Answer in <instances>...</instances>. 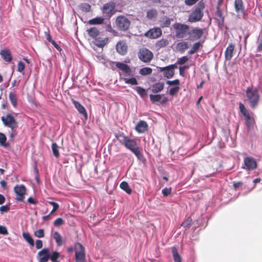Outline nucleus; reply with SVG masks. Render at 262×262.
I'll return each mask as SVG.
<instances>
[{
  "mask_svg": "<svg viewBox=\"0 0 262 262\" xmlns=\"http://www.w3.org/2000/svg\"><path fill=\"white\" fill-rule=\"evenodd\" d=\"M124 146L130 150L137 157L138 159L141 160L143 158L142 149L138 146L136 139L128 138Z\"/></svg>",
  "mask_w": 262,
  "mask_h": 262,
  "instance_id": "1",
  "label": "nucleus"
},
{
  "mask_svg": "<svg viewBox=\"0 0 262 262\" xmlns=\"http://www.w3.org/2000/svg\"><path fill=\"white\" fill-rule=\"evenodd\" d=\"M173 28L175 31V36L177 38L186 37L189 30L188 25L177 23L173 25Z\"/></svg>",
  "mask_w": 262,
  "mask_h": 262,
  "instance_id": "2",
  "label": "nucleus"
},
{
  "mask_svg": "<svg viewBox=\"0 0 262 262\" xmlns=\"http://www.w3.org/2000/svg\"><path fill=\"white\" fill-rule=\"evenodd\" d=\"M116 25L117 28L121 31L127 30L130 25V21L127 16L119 15L116 19Z\"/></svg>",
  "mask_w": 262,
  "mask_h": 262,
  "instance_id": "3",
  "label": "nucleus"
},
{
  "mask_svg": "<svg viewBox=\"0 0 262 262\" xmlns=\"http://www.w3.org/2000/svg\"><path fill=\"white\" fill-rule=\"evenodd\" d=\"M76 262H85V254L84 247L79 243L75 245Z\"/></svg>",
  "mask_w": 262,
  "mask_h": 262,
  "instance_id": "4",
  "label": "nucleus"
},
{
  "mask_svg": "<svg viewBox=\"0 0 262 262\" xmlns=\"http://www.w3.org/2000/svg\"><path fill=\"white\" fill-rule=\"evenodd\" d=\"M1 120L5 126L10 128L18 127V124L14 117L11 114H8L5 116H2Z\"/></svg>",
  "mask_w": 262,
  "mask_h": 262,
  "instance_id": "5",
  "label": "nucleus"
},
{
  "mask_svg": "<svg viewBox=\"0 0 262 262\" xmlns=\"http://www.w3.org/2000/svg\"><path fill=\"white\" fill-rule=\"evenodd\" d=\"M16 194V200L17 202H23L26 194V188L24 185H17L14 188Z\"/></svg>",
  "mask_w": 262,
  "mask_h": 262,
  "instance_id": "6",
  "label": "nucleus"
},
{
  "mask_svg": "<svg viewBox=\"0 0 262 262\" xmlns=\"http://www.w3.org/2000/svg\"><path fill=\"white\" fill-rule=\"evenodd\" d=\"M139 59L144 62H149L153 57L152 52L149 50L143 48L140 50L138 53Z\"/></svg>",
  "mask_w": 262,
  "mask_h": 262,
  "instance_id": "7",
  "label": "nucleus"
},
{
  "mask_svg": "<svg viewBox=\"0 0 262 262\" xmlns=\"http://www.w3.org/2000/svg\"><path fill=\"white\" fill-rule=\"evenodd\" d=\"M203 15V13L200 8H196L190 14L188 18V21L194 23L199 21L201 19Z\"/></svg>",
  "mask_w": 262,
  "mask_h": 262,
  "instance_id": "8",
  "label": "nucleus"
},
{
  "mask_svg": "<svg viewBox=\"0 0 262 262\" xmlns=\"http://www.w3.org/2000/svg\"><path fill=\"white\" fill-rule=\"evenodd\" d=\"M203 34L202 29L195 28L188 32L189 39L191 40H195L201 38Z\"/></svg>",
  "mask_w": 262,
  "mask_h": 262,
  "instance_id": "9",
  "label": "nucleus"
},
{
  "mask_svg": "<svg viewBox=\"0 0 262 262\" xmlns=\"http://www.w3.org/2000/svg\"><path fill=\"white\" fill-rule=\"evenodd\" d=\"M39 262H47L50 259L49 250L48 248H43L37 254Z\"/></svg>",
  "mask_w": 262,
  "mask_h": 262,
  "instance_id": "10",
  "label": "nucleus"
},
{
  "mask_svg": "<svg viewBox=\"0 0 262 262\" xmlns=\"http://www.w3.org/2000/svg\"><path fill=\"white\" fill-rule=\"evenodd\" d=\"M162 34V30L159 28L150 29L145 33V36L150 38H157Z\"/></svg>",
  "mask_w": 262,
  "mask_h": 262,
  "instance_id": "11",
  "label": "nucleus"
},
{
  "mask_svg": "<svg viewBox=\"0 0 262 262\" xmlns=\"http://www.w3.org/2000/svg\"><path fill=\"white\" fill-rule=\"evenodd\" d=\"M148 126L146 122L143 120H140L138 122L135 127V130L138 133H143L147 131Z\"/></svg>",
  "mask_w": 262,
  "mask_h": 262,
  "instance_id": "12",
  "label": "nucleus"
},
{
  "mask_svg": "<svg viewBox=\"0 0 262 262\" xmlns=\"http://www.w3.org/2000/svg\"><path fill=\"white\" fill-rule=\"evenodd\" d=\"M115 4L114 3H108L104 5L102 9L103 13L112 15L114 13Z\"/></svg>",
  "mask_w": 262,
  "mask_h": 262,
  "instance_id": "13",
  "label": "nucleus"
},
{
  "mask_svg": "<svg viewBox=\"0 0 262 262\" xmlns=\"http://www.w3.org/2000/svg\"><path fill=\"white\" fill-rule=\"evenodd\" d=\"M177 68V66L176 64H173L167 66V69L165 71H164L163 76L168 79L172 78L174 74V70Z\"/></svg>",
  "mask_w": 262,
  "mask_h": 262,
  "instance_id": "14",
  "label": "nucleus"
},
{
  "mask_svg": "<svg viewBox=\"0 0 262 262\" xmlns=\"http://www.w3.org/2000/svg\"><path fill=\"white\" fill-rule=\"evenodd\" d=\"M247 129L253 130L256 128V125L255 124V120L253 116H251L247 112Z\"/></svg>",
  "mask_w": 262,
  "mask_h": 262,
  "instance_id": "15",
  "label": "nucleus"
},
{
  "mask_svg": "<svg viewBox=\"0 0 262 262\" xmlns=\"http://www.w3.org/2000/svg\"><path fill=\"white\" fill-rule=\"evenodd\" d=\"M127 46L126 43L123 41H120L116 45L117 51L121 55H124L127 52Z\"/></svg>",
  "mask_w": 262,
  "mask_h": 262,
  "instance_id": "16",
  "label": "nucleus"
},
{
  "mask_svg": "<svg viewBox=\"0 0 262 262\" xmlns=\"http://www.w3.org/2000/svg\"><path fill=\"white\" fill-rule=\"evenodd\" d=\"M73 103L79 113L84 116L85 119H88V114L84 106L75 100H73Z\"/></svg>",
  "mask_w": 262,
  "mask_h": 262,
  "instance_id": "17",
  "label": "nucleus"
},
{
  "mask_svg": "<svg viewBox=\"0 0 262 262\" xmlns=\"http://www.w3.org/2000/svg\"><path fill=\"white\" fill-rule=\"evenodd\" d=\"M259 96L256 88H247V98H259Z\"/></svg>",
  "mask_w": 262,
  "mask_h": 262,
  "instance_id": "18",
  "label": "nucleus"
},
{
  "mask_svg": "<svg viewBox=\"0 0 262 262\" xmlns=\"http://www.w3.org/2000/svg\"><path fill=\"white\" fill-rule=\"evenodd\" d=\"M234 49V47L232 44H230L227 48L225 53L226 60H230L231 59L233 56Z\"/></svg>",
  "mask_w": 262,
  "mask_h": 262,
  "instance_id": "19",
  "label": "nucleus"
},
{
  "mask_svg": "<svg viewBox=\"0 0 262 262\" xmlns=\"http://www.w3.org/2000/svg\"><path fill=\"white\" fill-rule=\"evenodd\" d=\"M164 83L163 82H157L151 86V91L154 93H157L161 92L164 89Z\"/></svg>",
  "mask_w": 262,
  "mask_h": 262,
  "instance_id": "20",
  "label": "nucleus"
},
{
  "mask_svg": "<svg viewBox=\"0 0 262 262\" xmlns=\"http://www.w3.org/2000/svg\"><path fill=\"white\" fill-rule=\"evenodd\" d=\"M257 167V163L256 160L251 157H247V169H255Z\"/></svg>",
  "mask_w": 262,
  "mask_h": 262,
  "instance_id": "21",
  "label": "nucleus"
},
{
  "mask_svg": "<svg viewBox=\"0 0 262 262\" xmlns=\"http://www.w3.org/2000/svg\"><path fill=\"white\" fill-rule=\"evenodd\" d=\"M1 55L6 61L10 62L12 60L11 52L9 50H3L1 52Z\"/></svg>",
  "mask_w": 262,
  "mask_h": 262,
  "instance_id": "22",
  "label": "nucleus"
},
{
  "mask_svg": "<svg viewBox=\"0 0 262 262\" xmlns=\"http://www.w3.org/2000/svg\"><path fill=\"white\" fill-rule=\"evenodd\" d=\"M234 7L237 13L244 12V5L242 0H235Z\"/></svg>",
  "mask_w": 262,
  "mask_h": 262,
  "instance_id": "23",
  "label": "nucleus"
},
{
  "mask_svg": "<svg viewBox=\"0 0 262 262\" xmlns=\"http://www.w3.org/2000/svg\"><path fill=\"white\" fill-rule=\"evenodd\" d=\"M116 139L119 141L120 144L124 145L126 142L128 138V136H125L123 133H119L115 135Z\"/></svg>",
  "mask_w": 262,
  "mask_h": 262,
  "instance_id": "24",
  "label": "nucleus"
},
{
  "mask_svg": "<svg viewBox=\"0 0 262 262\" xmlns=\"http://www.w3.org/2000/svg\"><path fill=\"white\" fill-rule=\"evenodd\" d=\"M120 187L128 194H130L132 192V189L129 187L127 182L125 181H123L120 183Z\"/></svg>",
  "mask_w": 262,
  "mask_h": 262,
  "instance_id": "25",
  "label": "nucleus"
},
{
  "mask_svg": "<svg viewBox=\"0 0 262 262\" xmlns=\"http://www.w3.org/2000/svg\"><path fill=\"white\" fill-rule=\"evenodd\" d=\"M53 238L55 240L56 243L58 246H61L64 243L63 242L62 238L60 234L57 231L54 232Z\"/></svg>",
  "mask_w": 262,
  "mask_h": 262,
  "instance_id": "26",
  "label": "nucleus"
},
{
  "mask_svg": "<svg viewBox=\"0 0 262 262\" xmlns=\"http://www.w3.org/2000/svg\"><path fill=\"white\" fill-rule=\"evenodd\" d=\"M87 31L89 35L93 38L97 37L99 34V31L96 27H92L88 29Z\"/></svg>",
  "mask_w": 262,
  "mask_h": 262,
  "instance_id": "27",
  "label": "nucleus"
},
{
  "mask_svg": "<svg viewBox=\"0 0 262 262\" xmlns=\"http://www.w3.org/2000/svg\"><path fill=\"white\" fill-rule=\"evenodd\" d=\"M188 48V43L186 41H182L178 43L177 45V49L180 52H184Z\"/></svg>",
  "mask_w": 262,
  "mask_h": 262,
  "instance_id": "28",
  "label": "nucleus"
},
{
  "mask_svg": "<svg viewBox=\"0 0 262 262\" xmlns=\"http://www.w3.org/2000/svg\"><path fill=\"white\" fill-rule=\"evenodd\" d=\"M23 237L29 244V245L33 247L34 246V240L28 232L23 233Z\"/></svg>",
  "mask_w": 262,
  "mask_h": 262,
  "instance_id": "29",
  "label": "nucleus"
},
{
  "mask_svg": "<svg viewBox=\"0 0 262 262\" xmlns=\"http://www.w3.org/2000/svg\"><path fill=\"white\" fill-rule=\"evenodd\" d=\"M104 18L101 17H97L89 20V24L90 25H99L104 22Z\"/></svg>",
  "mask_w": 262,
  "mask_h": 262,
  "instance_id": "30",
  "label": "nucleus"
},
{
  "mask_svg": "<svg viewBox=\"0 0 262 262\" xmlns=\"http://www.w3.org/2000/svg\"><path fill=\"white\" fill-rule=\"evenodd\" d=\"M172 253L173 255V258L174 262H182L181 257L178 252V250L176 248H172Z\"/></svg>",
  "mask_w": 262,
  "mask_h": 262,
  "instance_id": "31",
  "label": "nucleus"
},
{
  "mask_svg": "<svg viewBox=\"0 0 262 262\" xmlns=\"http://www.w3.org/2000/svg\"><path fill=\"white\" fill-rule=\"evenodd\" d=\"M171 19L166 16L163 17L160 20V25L162 27H167L171 23Z\"/></svg>",
  "mask_w": 262,
  "mask_h": 262,
  "instance_id": "32",
  "label": "nucleus"
},
{
  "mask_svg": "<svg viewBox=\"0 0 262 262\" xmlns=\"http://www.w3.org/2000/svg\"><path fill=\"white\" fill-rule=\"evenodd\" d=\"M158 15V12L157 10L152 9L148 10L147 12V17L149 19H152L155 18Z\"/></svg>",
  "mask_w": 262,
  "mask_h": 262,
  "instance_id": "33",
  "label": "nucleus"
},
{
  "mask_svg": "<svg viewBox=\"0 0 262 262\" xmlns=\"http://www.w3.org/2000/svg\"><path fill=\"white\" fill-rule=\"evenodd\" d=\"M192 218L190 216H189L182 223L181 226L186 229H188L192 223Z\"/></svg>",
  "mask_w": 262,
  "mask_h": 262,
  "instance_id": "34",
  "label": "nucleus"
},
{
  "mask_svg": "<svg viewBox=\"0 0 262 262\" xmlns=\"http://www.w3.org/2000/svg\"><path fill=\"white\" fill-rule=\"evenodd\" d=\"M152 73V69L150 68L145 67L142 68L139 71V74L141 75H149Z\"/></svg>",
  "mask_w": 262,
  "mask_h": 262,
  "instance_id": "35",
  "label": "nucleus"
},
{
  "mask_svg": "<svg viewBox=\"0 0 262 262\" xmlns=\"http://www.w3.org/2000/svg\"><path fill=\"white\" fill-rule=\"evenodd\" d=\"M201 46L200 42H198L193 45L191 50L188 52L189 54H193L198 51Z\"/></svg>",
  "mask_w": 262,
  "mask_h": 262,
  "instance_id": "36",
  "label": "nucleus"
},
{
  "mask_svg": "<svg viewBox=\"0 0 262 262\" xmlns=\"http://www.w3.org/2000/svg\"><path fill=\"white\" fill-rule=\"evenodd\" d=\"M125 83L131 85H137L138 82L137 79L135 77L130 78H124L123 79Z\"/></svg>",
  "mask_w": 262,
  "mask_h": 262,
  "instance_id": "37",
  "label": "nucleus"
},
{
  "mask_svg": "<svg viewBox=\"0 0 262 262\" xmlns=\"http://www.w3.org/2000/svg\"><path fill=\"white\" fill-rule=\"evenodd\" d=\"M7 138L5 134L0 133V144L2 146L7 147L9 145V143L6 142Z\"/></svg>",
  "mask_w": 262,
  "mask_h": 262,
  "instance_id": "38",
  "label": "nucleus"
},
{
  "mask_svg": "<svg viewBox=\"0 0 262 262\" xmlns=\"http://www.w3.org/2000/svg\"><path fill=\"white\" fill-rule=\"evenodd\" d=\"M60 254L57 251H54L51 255L50 254V259L52 262H60L57 259L59 257Z\"/></svg>",
  "mask_w": 262,
  "mask_h": 262,
  "instance_id": "39",
  "label": "nucleus"
},
{
  "mask_svg": "<svg viewBox=\"0 0 262 262\" xmlns=\"http://www.w3.org/2000/svg\"><path fill=\"white\" fill-rule=\"evenodd\" d=\"M52 149L54 156L56 158H58L59 156V153L58 151V146L56 143H52Z\"/></svg>",
  "mask_w": 262,
  "mask_h": 262,
  "instance_id": "40",
  "label": "nucleus"
},
{
  "mask_svg": "<svg viewBox=\"0 0 262 262\" xmlns=\"http://www.w3.org/2000/svg\"><path fill=\"white\" fill-rule=\"evenodd\" d=\"M153 104L163 105L165 104L168 99H150Z\"/></svg>",
  "mask_w": 262,
  "mask_h": 262,
  "instance_id": "41",
  "label": "nucleus"
},
{
  "mask_svg": "<svg viewBox=\"0 0 262 262\" xmlns=\"http://www.w3.org/2000/svg\"><path fill=\"white\" fill-rule=\"evenodd\" d=\"M136 90L137 92V93L140 95V96L142 97H145L147 95L146 90L141 87H136Z\"/></svg>",
  "mask_w": 262,
  "mask_h": 262,
  "instance_id": "42",
  "label": "nucleus"
},
{
  "mask_svg": "<svg viewBox=\"0 0 262 262\" xmlns=\"http://www.w3.org/2000/svg\"><path fill=\"white\" fill-rule=\"evenodd\" d=\"M64 220L62 218L59 217L54 221L53 222V225L55 227H59L60 226L64 224Z\"/></svg>",
  "mask_w": 262,
  "mask_h": 262,
  "instance_id": "43",
  "label": "nucleus"
},
{
  "mask_svg": "<svg viewBox=\"0 0 262 262\" xmlns=\"http://www.w3.org/2000/svg\"><path fill=\"white\" fill-rule=\"evenodd\" d=\"M34 235L37 237L41 238L44 237V230L42 229H39L34 232Z\"/></svg>",
  "mask_w": 262,
  "mask_h": 262,
  "instance_id": "44",
  "label": "nucleus"
},
{
  "mask_svg": "<svg viewBox=\"0 0 262 262\" xmlns=\"http://www.w3.org/2000/svg\"><path fill=\"white\" fill-rule=\"evenodd\" d=\"M172 188L171 187L163 189L162 190V193L164 196H167L170 195L171 193Z\"/></svg>",
  "mask_w": 262,
  "mask_h": 262,
  "instance_id": "45",
  "label": "nucleus"
},
{
  "mask_svg": "<svg viewBox=\"0 0 262 262\" xmlns=\"http://www.w3.org/2000/svg\"><path fill=\"white\" fill-rule=\"evenodd\" d=\"M107 40V39L106 38H105L101 40H96L97 42H96V45L98 47H103L106 44Z\"/></svg>",
  "mask_w": 262,
  "mask_h": 262,
  "instance_id": "46",
  "label": "nucleus"
},
{
  "mask_svg": "<svg viewBox=\"0 0 262 262\" xmlns=\"http://www.w3.org/2000/svg\"><path fill=\"white\" fill-rule=\"evenodd\" d=\"M122 71L125 73L126 76H132L131 69L127 64L122 69Z\"/></svg>",
  "mask_w": 262,
  "mask_h": 262,
  "instance_id": "47",
  "label": "nucleus"
},
{
  "mask_svg": "<svg viewBox=\"0 0 262 262\" xmlns=\"http://www.w3.org/2000/svg\"><path fill=\"white\" fill-rule=\"evenodd\" d=\"M166 84L169 85H173L174 86H179L180 81L178 79H176L172 81L168 80L166 81Z\"/></svg>",
  "mask_w": 262,
  "mask_h": 262,
  "instance_id": "48",
  "label": "nucleus"
},
{
  "mask_svg": "<svg viewBox=\"0 0 262 262\" xmlns=\"http://www.w3.org/2000/svg\"><path fill=\"white\" fill-rule=\"evenodd\" d=\"M10 210V205H4L0 207V212L2 214L4 212H7Z\"/></svg>",
  "mask_w": 262,
  "mask_h": 262,
  "instance_id": "49",
  "label": "nucleus"
},
{
  "mask_svg": "<svg viewBox=\"0 0 262 262\" xmlns=\"http://www.w3.org/2000/svg\"><path fill=\"white\" fill-rule=\"evenodd\" d=\"M17 128H11V131L9 132V136L11 139H13L17 135V132L16 131V129Z\"/></svg>",
  "mask_w": 262,
  "mask_h": 262,
  "instance_id": "50",
  "label": "nucleus"
},
{
  "mask_svg": "<svg viewBox=\"0 0 262 262\" xmlns=\"http://www.w3.org/2000/svg\"><path fill=\"white\" fill-rule=\"evenodd\" d=\"M188 60V58L187 56H183L178 59L177 63L179 64H183L186 63Z\"/></svg>",
  "mask_w": 262,
  "mask_h": 262,
  "instance_id": "51",
  "label": "nucleus"
},
{
  "mask_svg": "<svg viewBox=\"0 0 262 262\" xmlns=\"http://www.w3.org/2000/svg\"><path fill=\"white\" fill-rule=\"evenodd\" d=\"M262 50V32L259 35V38L258 40V44L257 46V51L260 52Z\"/></svg>",
  "mask_w": 262,
  "mask_h": 262,
  "instance_id": "52",
  "label": "nucleus"
},
{
  "mask_svg": "<svg viewBox=\"0 0 262 262\" xmlns=\"http://www.w3.org/2000/svg\"><path fill=\"white\" fill-rule=\"evenodd\" d=\"M179 90V86H173V88H171L169 90V94L172 96V95H174L175 94H176L178 92Z\"/></svg>",
  "mask_w": 262,
  "mask_h": 262,
  "instance_id": "53",
  "label": "nucleus"
},
{
  "mask_svg": "<svg viewBox=\"0 0 262 262\" xmlns=\"http://www.w3.org/2000/svg\"><path fill=\"white\" fill-rule=\"evenodd\" d=\"M81 9L85 12H89L91 10V6L88 4H84L81 5Z\"/></svg>",
  "mask_w": 262,
  "mask_h": 262,
  "instance_id": "54",
  "label": "nucleus"
},
{
  "mask_svg": "<svg viewBox=\"0 0 262 262\" xmlns=\"http://www.w3.org/2000/svg\"><path fill=\"white\" fill-rule=\"evenodd\" d=\"M168 42L166 39H162L158 41V46L160 47H163L167 46Z\"/></svg>",
  "mask_w": 262,
  "mask_h": 262,
  "instance_id": "55",
  "label": "nucleus"
},
{
  "mask_svg": "<svg viewBox=\"0 0 262 262\" xmlns=\"http://www.w3.org/2000/svg\"><path fill=\"white\" fill-rule=\"evenodd\" d=\"M0 234L7 235L8 234L7 228L4 226H0Z\"/></svg>",
  "mask_w": 262,
  "mask_h": 262,
  "instance_id": "56",
  "label": "nucleus"
},
{
  "mask_svg": "<svg viewBox=\"0 0 262 262\" xmlns=\"http://www.w3.org/2000/svg\"><path fill=\"white\" fill-rule=\"evenodd\" d=\"M25 69V64L19 61L18 63L17 71L19 72H21Z\"/></svg>",
  "mask_w": 262,
  "mask_h": 262,
  "instance_id": "57",
  "label": "nucleus"
},
{
  "mask_svg": "<svg viewBox=\"0 0 262 262\" xmlns=\"http://www.w3.org/2000/svg\"><path fill=\"white\" fill-rule=\"evenodd\" d=\"M239 108L241 112L242 113L244 117H246V108L243 104L242 103H239Z\"/></svg>",
  "mask_w": 262,
  "mask_h": 262,
  "instance_id": "58",
  "label": "nucleus"
},
{
  "mask_svg": "<svg viewBox=\"0 0 262 262\" xmlns=\"http://www.w3.org/2000/svg\"><path fill=\"white\" fill-rule=\"evenodd\" d=\"M199 0H185V3L187 6H191L196 3Z\"/></svg>",
  "mask_w": 262,
  "mask_h": 262,
  "instance_id": "59",
  "label": "nucleus"
},
{
  "mask_svg": "<svg viewBox=\"0 0 262 262\" xmlns=\"http://www.w3.org/2000/svg\"><path fill=\"white\" fill-rule=\"evenodd\" d=\"M42 247V242L40 239H37L36 241V248L37 249H41Z\"/></svg>",
  "mask_w": 262,
  "mask_h": 262,
  "instance_id": "60",
  "label": "nucleus"
},
{
  "mask_svg": "<svg viewBox=\"0 0 262 262\" xmlns=\"http://www.w3.org/2000/svg\"><path fill=\"white\" fill-rule=\"evenodd\" d=\"M126 65V64L122 63V62H116V67L118 68V69H120L121 70H122V69H123L124 67Z\"/></svg>",
  "mask_w": 262,
  "mask_h": 262,
  "instance_id": "61",
  "label": "nucleus"
},
{
  "mask_svg": "<svg viewBox=\"0 0 262 262\" xmlns=\"http://www.w3.org/2000/svg\"><path fill=\"white\" fill-rule=\"evenodd\" d=\"M27 202L30 204H34V205L37 204V203L38 202L37 201L34 199L32 197L29 198L27 200Z\"/></svg>",
  "mask_w": 262,
  "mask_h": 262,
  "instance_id": "62",
  "label": "nucleus"
},
{
  "mask_svg": "<svg viewBox=\"0 0 262 262\" xmlns=\"http://www.w3.org/2000/svg\"><path fill=\"white\" fill-rule=\"evenodd\" d=\"M187 68V66L181 67L179 68L180 74L183 75L185 70Z\"/></svg>",
  "mask_w": 262,
  "mask_h": 262,
  "instance_id": "63",
  "label": "nucleus"
},
{
  "mask_svg": "<svg viewBox=\"0 0 262 262\" xmlns=\"http://www.w3.org/2000/svg\"><path fill=\"white\" fill-rule=\"evenodd\" d=\"M51 43L54 46V47L57 50H58V51H60L61 50L60 47L58 46V44L56 43V42L54 40L52 41Z\"/></svg>",
  "mask_w": 262,
  "mask_h": 262,
  "instance_id": "64",
  "label": "nucleus"
}]
</instances>
